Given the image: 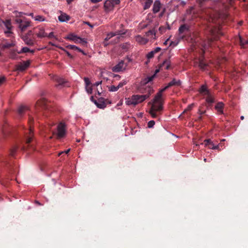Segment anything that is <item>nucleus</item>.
<instances>
[{"label": "nucleus", "instance_id": "1", "mask_svg": "<svg viewBox=\"0 0 248 248\" xmlns=\"http://www.w3.org/2000/svg\"><path fill=\"white\" fill-rule=\"evenodd\" d=\"M169 87H170V86H169V84H168L166 86L160 89L155 95L153 100L152 107L149 111L152 118H156L158 115L157 112H159L163 110L164 100L162 97V94L163 92Z\"/></svg>", "mask_w": 248, "mask_h": 248}, {"label": "nucleus", "instance_id": "2", "mask_svg": "<svg viewBox=\"0 0 248 248\" xmlns=\"http://www.w3.org/2000/svg\"><path fill=\"white\" fill-rule=\"evenodd\" d=\"M151 93L147 94L139 95L134 94L131 97L125 98V104L127 106H135L137 104L142 103L147 99L150 95Z\"/></svg>", "mask_w": 248, "mask_h": 248}, {"label": "nucleus", "instance_id": "3", "mask_svg": "<svg viewBox=\"0 0 248 248\" xmlns=\"http://www.w3.org/2000/svg\"><path fill=\"white\" fill-rule=\"evenodd\" d=\"M35 109L37 112H42L43 115L47 116L46 111L48 110L49 107L45 98H42L37 101L35 106Z\"/></svg>", "mask_w": 248, "mask_h": 248}, {"label": "nucleus", "instance_id": "4", "mask_svg": "<svg viewBox=\"0 0 248 248\" xmlns=\"http://www.w3.org/2000/svg\"><path fill=\"white\" fill-rule=\"evenodd\" d=\"M211 37L209 39L207 44H204L202 45V47L203 48V51H205V50L206 48L210 46L211 42L213 41L214 40H217L218 38L219 35H222V33L221 31L220 30L219 28H215L213 29H212L210 31Z\"/></svg>", "mask_w": 248, "mask_h": 248}, {"label": "nucleus", "instance_id": "5", "mask_svg": "<svg viewBox=\"0 0 248 248\" xmlns=\"http://www.w3.org/2000/svg\"><path fill=\"white\" fill-rule=\"evenodd\" d=\"M21 38L27 45L30 46H33L36 41L33 30L28 31L27 33L21 36Z\"/></svg>", "mask_w": 248, "mask_h": 248}, {"label": "nucleus", "instance_id": "6", "mask_svg": "<svg viewBox=\"0 0 248 248\" xmlns=\"http://www.w3.org/2000/svg\"><path fill=\"white\" fill-rule=\"evenodd\" d=\"M33 122V119L31 117L29 118V127L26 130L25 132V142L26 144L29 146V144L31 143L33 137V130L32 128V124Z\"/></svg>", "mask_w": 248, "mask_h": 248}, {"label": "nucleus", "instance_id": "7", "mask_svg": "<svg viewBox=\"0 0 248 248\" xmlns=\"http://www.w3.org/2000/svg\"><path fill=\"white\" fill-rule=\"evenodd\" d=\"M15 21V22L18 25V27L22 31H24L30 26V21L23 20L19 18H16Z\"/></svg>", "mask_w": 248, "mask_h": 248}, {"label": "nucleus", "instance_id": "8", "mask_svg": "<svg viewBox=\"0 0 248 248\" xmlns=\"http://www.w3.org/2000/svg\"><path fill=\"white\" fill-rule=\"evenodd\" d=\"M65 38L73 41L75 43H80L82 44H85L87 43V41L85 39L81 38L74 34H70L66 36Z\"/></svg>", "mask_w": 248, "mask_h": 248}, {"label": "nucleus", "instance_id": "9", "mask_svg": "<svg viewBox=\"0 0 248 248\" xmlns=\"http://www.w3.org/2000/svg\"><path fill=\"white\" fill-rule=\"evenodd\" d=\"M204 144L205 146L207 147L209 149L212 150H220V147H222L221 143L216 145L210 139L204 140Z\"/></svg>", "mask_w": 248, "mask_h": 248}, {"label": "nucleus", "instance_id": "10", "mask_svg": "<svg viewBox=\"0 0 248 248\" xmlns=\"http://www.w3.org/2000/svg\"><path fill=\"white\" fill-rule=\"evenodd\" d=\"M34 34L38 38H43L47 36V33L45 32V29L43 27H37L33 28Z\"/></svg>", "mask_w": 248, "mask_h": 248}, {"label": "nucleus", "instance_id": "11", "mask_svg": "<svg viewBox=\"0 0 248 248\" xmlns=\"http://www.w3.org/2000/svg\"><path fill=\"white\" fill-rule=\"evenodd\" d=\"M222 0H199L201 7H210L209 5L216 2L221 3Z\"/></svg>", "mask_w": 248, "mask_h": 248}, {"label": "nucleus", "instance_id": "12", "mask_svg": "<svg viewBox=\"0 0 248 248\" xmlns=\"http://www.w3.org/2000/svg\"><path fill=\"white\" fill-rule=\"evenodd\" d=\"M53 137L57 139H61L62 138V122H60L57 126V129L53 132Z\"/></svg>", "mask_w": 248, "mask_h": 248}, {"label": "nucleus", "instance_id": "13", "mask_svg": "<svg viewBox=\"0 0 248 248\" xmlns=\"http://www.w3.org/2000/svg\"><path fill=\"white\" fill-rule=\"evenodd\" d=\"M52 79L55 83V86L58 89H61L62 88V79L61 78L57 75H54Z\"/></svg>", "mask_w": 248, "mask_h": 248}, {"label": "nucleus", "instance_id": "14", "mask_svg": "<svg viewBox=\"0 0 248 248\" xmlns=\"http://www.w3.org/2000/svg\"><path fill=\"white\" fill-rule=\"evenodd\" d=\"M124 62L123 61H121L118 64L112 68V71L115 72L122 71L124 69Z\"/></svg>", "mask_w": 248, "mask_h": 248}, {"label": "nucleus", "instance_id": "15", "mask_svg": "<svg viewBox=\"0 0 248 248\" xmlns=\"http://www.w3.org/2000/svg\"><path fill=\"white\" fill-rule=\"evenodd\" d=\"M104 7L106 12L108 13L113 10L114 6L111 0H107L104 4Z\"/></svg>", "mask_w": 248, "mask_h": 248}, {"label": "nucleus", "instance_id": "16", "mask_svg": "<svg viewBox=\"0 0 248 248\" xmlns=\"http://www.w3.org/2000/svg\"><path fill=\"white\" fill-rule=\"evenodd\" d=\"M29 61H24L16 65V70L20 71L25 70L30 65Z\"/></svg>", "mask_w": 248, "mask_h": 248}, {"label": "nucleus", "instance_id": "17", "mask_svg": "<svg viewBox=\"0 0 248 248\" xmlns=\"http://www.w3.org/2000/svg\"><path fill=\"white\" fill-rule=\"evenodd\" d=\"M135 40L138 43L142 45L146 44L149 41V39L142 37L140 35H136Z\"/></svg>", "mask_w": 248, "mask_h": 248}, {"label": "nucleus", "instance_id": "18", "mask_svg": "<svg viewBox=\"0 0 248 248\" xmlns=\"http://www.w3.org/2000/svg\"><path fill=\"white\" fill-rule=\"evenodd\" d=\"M170 64L171 62L170 59H166L163 61L162 63L160 64V68L165 70H168L170 68Z\"/></svg>", "mask_w": 248, "mask_h": 248}, {"label": "nucleus", "instance_id": "19", "mask_svg": "<svg viewBox=\"0 0 248 248\" xmlns=\"http://www.w3.org/2000/svg\"><path fill=\"white\" fill-rule=\"evenodd\" d=\"M4 24L5 27L8 30L7 31H4L5 33L7 34V36L8 37H11V34H12L13 33L10 31V30L12 28L10 21L6 20L5 22H4Z\"/></svg>", "mask_w": 248, "mask_h": 248}, {"label": "nucleus", "instance_id": "20", "mask_svg": "<svg viewBox=\"0 0 248 248\" xmlns=\"http://www.w3.org/2000/svg\"><path fill=\"white\" fill-rule=\"evenodd\" d=\"M161 8V3L159 0H155L153 4V12L155 14L160 11Z\"/></svg>", "mask_w": 248, "mask_h": 248}, {"label": "nucleus", "instance_id": "21", "mask_svg": "<svg viewBox=\"0 0 248 248\" xmlns=\"http://www.w3.org/2000/svg\"><path fill=\"white\" fill-rule=\"evenodd\" d=\"M15 46V42L11 40L10 42L7 41L3 42L1 45V48L2 49L9 48Z\"/></svg>", "mask_w": 248, "mask_h": 248}, {"label": "nucleus", "instance_id": "22", "mask_svg": "<svg viewBox=\"0 0 248 248\" xmlns=\"http://www.w3.org/2000/svg\"><path fill=\"white\" fill-rule=\"evenodd\" d=\"M156 32L154 30H150L145 33V36L149 39H155L156 38Z\"/></svg>", "mask_w": 248, "mask_h": 248}, {"label": "nucleus", "instance_id": "23", "mask_svg": "<svg viewBox=\"0 0 248 248\" xmlns=\"http://www.w3.org/2000/svg\"><path fill=\"white\" fill-rule=\"evenodd\" d=\"M28 108L26 106L21 105L17 109V112L18 115L21 117L24 113L28 110Z\"/></svg>", "mask_w": 248, "mask_h": 248}, {"label": "nucleus", "instance_id": "24", "mask_svg": "<svg viewBox=\"0 0 248 248\" xmlns=\"http://www.w3.org/2000/svg\"><path fill=\"white\" fill-rule=\"evenodd\" d=\"M169 86L171 87L173 86H180L181 84V81L179 79H176L175 78L173 79L169 83Z\"/></svg>", "mask_w": 248, "mask_h": 248}, {"label": "nucleus", "instance_id": "25", "mask_svg": "<svg viewBox=\"0 0 248 248\" xmlns=\"http://www.w3.org/2000/svg\"><path fill=\"white\" fill-rule=\"evenodd\" d=\"M155 78V75H153L151 76H148L141 80V83L143 84H146L149 82L152 81Z\"/></svg>", "mask_w": 248, "mask_h": 248}, {"label": "nucleus", "instance_id": "26", "mask_svg": "<svg viewBox=\"0 0 248 248\" xmlns=\"http://www.w3.org/2000/svg\"><path fill=\"white\" fill-rule=\"evenodd\" d=\"M153 2V0H144L143 3L144 10L149 9Z\"/></svg>", "mask_w": 248, "mask_h": 248}, {"label": "nucleus", "instance_id": "27", "mask_svg": "<svg viewBox=\"0 0 248 248\" xmlns=\"http://www.w3.org/2000/svg\"><path fill=\"white\" fill-rule=\"evenodd\" d=\"M224 104L222 102L218 103L215 106V108L217 110L218 113L222 114L223 113V108Z\"/></svg>", "mask_w": 248, "mask_h": 248}, {"label": "nucleus", "instance_id": "28", "mask_svg": "<svg viewBox=\"0 0 248 248\" xmlns=\"http://www.w3.org/2000/svg\"><path fill=\"white\" fill-rule=\"evenodd\" d=\"M208 64L206 63L202 59H200L199 61V67L202 70H205Z\"/></svg>", "mask_w": 248, "mask_h": 248}, {"label": "nucleus", "instance_id": "29", "mask_svg": "<svg viewBox=\"0 0 248 248\" xmlns=\"http://www.w3.org/2000/svg\"><path fill=\"white\" fill-rule=\"evenodd\" d=\"M200 92L203 95H209V91L207 90L206 86L202 85L200 89Z\"/></svg>", "mask_w": 248, "mask_h": 248}, {"label": "nucleus", "instance_id": "30", "mask_svg": "<svg viewBox=\"0 0 248 248\" xmlns=\"http://www.w3.org/2000/svg\"><path fill=\"white\" fill-rule=\"evenodd\" d=\"M27 52H31L32 53H33L34 52V50H30L27 47H23L20 51L17 52V53L18 54L27 53Z\"/></svg>", "mask_w": 248, "mask_h": 248}, {"label": "nucleus", "instance_id": "31", "mask_svg": "<svg viewBox=\"0 0 248 248\" xmlns=\"http://www.w3.org/2000/svg\"><path fill=\"white\" fill-rule=\"evenodd\" d=\"M239 42L241 46L242 47H245L248 44V40H244L241 37H239Z\"/></svg>", "mask_w": 248, "mask_h": 248}, {"label": "nucleus", "instance_id": "32", "mask_svg": "<svg viewBox=\"0 0 248 248\" xmlns=\"http://www.w3.org/2000/svg\"><path fill=\"white\" fill-rule=\"evenodd\" d=\"M16 50L15 49L12 50L10 53V58L13 60H16L17 58V55L16 54Z\"/></svg>", "mask_w": 248, "mask_h": 248}, {"label": "nucleus", "instance_id": "33", "mask_svg": "<svg viewBox=\"0 0 248 248\" xmlns=\"http://www.w3.org/2000/svg\"><path fill=\"white\" fill-rule=\"evenodd\" d=\"M188 30V28L186 25H181L179 28V32L180 34L183 33Z\"/></svg>", "mask_w": 248, "mask_h": 248}, {"label": "nucleus", "instance_id": "34", "mask_svg": "<svg viewBox=\"0 0 248 248\" xmlns=\"http://www.w3.org/2000/svg\"><path fill=\"white\" fill-rule=\"evenodd\" d=\"M97 107L100 108H104L106 107V105L104 102H101L99 100L98 102H95Z\"/></svg>", "mask_w": 248, "mask_h": 248}, {"label": "nucleus", "instance_id": "35", "mask_svg": "<svg viewBox=\"0 0 248 248\" xmlns=\"http://www.w3.org/2000/svg\"><path fill=\"white\" fill-rule=\"evenodd\" d=\"M34 19L35 20L38 21H47L46 19V18L44 17V16H40V15L35 16L34 17Z\"/></svg>", "mask_w": 248, "mask_h": 248}, {"label": "nucleus", "instance_id": "36", "mask_svg": "<svg viewBox=\"0 0 248 248\" xmlns=\"http://www.w3.org/2000/svg\"><path fill=\"white\" fill-rule=\"evenodd\" d=\"M207 96L206 99V101L208 103H213L214 102V98L210 94V93H209V95H207Z\"/></svg>", "mask_w": 248, "mask_h": 248}, {"label": "nucleus", "instance_id": "37", "mask_svg": "<svg viewBox=\"0 0 248 248\" xmlns=\"http://www.w3.org/2000/svg\"><path fill=\"white\" fill-rule=\"evenodd\" d=\"M68 47L71 49L77 50L78 51L82 52L83 54H85L83 50H82L80 48H78V47L76 46L69 45L68 46Z\"/></svg>", "mask_w": 248, "mask_h": 248}, {"label": "nucleus", "instance_id": "38", "mask_svg": "<svg viewBox=\"0 0 248 248\" xmlns=\"http://www.w3.org/2000/svg\"><path fill=\"white\" fill-rule=\"evenodd\" d=\"M125 33V32L124 31H116L115 32H110L109 33V35H110V37H113L114 36H116V35H120V34H124Z\"/></svg>", "mask_w": 248, "mask_h": 248}, {"label": "nucleus", "instance_id": "39", "mask_svg": "<svg viewBox=\"0 0 248 248\" xmlns=\"http://www.w3.org/2000/svg\"><path fill=\"white\" fill-rule=\"evenodd\" d=\"M85 89L88 94H92L93 93L92 86L90 85L85 86Z\"/></svg>", "mask_w": 248, "mask_h": 248}, {"label": "nucleus", "instance_id": "40", "mask_svg": "<svg viewBox=\"0 0 248 248\" xmlns=\"http://www.w3.org/2000/svg\"><path fill=\"white\" fill-rule=\"evenodd\" d=\"M117 86L114 85H111L108 87V91L110 92H116L118 90Z\"/></svg>", "mask_w": 248, "mask_h": 248}, {"label": "nucleus", "instance_id": "41", "mask_svg": "<svg viewBox=\"0 0 248 248\" xmlns=\"http://www.w3.org/2000/svg\"><path fill=\"white\" fill-rule=\"evenodd\" d=\"M70 19L69 16L67 15L65 13H63V22H67Z\"/></svg>", "mask_w": 248, "mask_h": 248}, {"label": "nucleus", "instance_id": "42", "mask_svg": "<svg viewBox=\"0 0 248 248\" xmlns=\"http://www.w3.org/2000/svg\"><path fill=\"white\" fill-rule=\"evenodd\" d=\"M126 84V81L125 80H123L122 81H121L117 86L118 88V89H120V88H122L124 85H125Z\"/></svg>", "mask_w": 248, "mask_h": 248}, {"label": "nucleus", "instance_id": "43", "mask_svg": "<svg viewBox=\"0 0 248 248\" xmlns=\"http://www.w3.org/2000/svg\"><path fill=\"white\" fill-rule=\"evenodd\" d=\"M16 150H17L16 147L15 146V147H13L10 150V155L14 156L15 155V153H16Z\"/></svg>", "mask_w": 248, "mask_h": 248}, {"label": "nucleus", "instance_id": "44", "mask_svg": "<svg viewBox=\"0 0 248 248\" xmlns=\"http://www.w3.org/2000/svg\"><path fill=\"white\" fill-rule=\"evenodd\" d=\"M155 53L154 52L153 50L150 51L149 52L147 55V57L148 59L152 58L155 55Z\"/></svg>", "mask_w": 248, "mask_h": 248}, {"label": "nucleus", "instance_id": "45", "mask_svg": "<svg viewBox=\"0 0 248 248\" xmlns=\"http://www.w3.org/2000/svg\"><path fill=\"white\" fill-rule=\"evenodd\" d=\"M155 124V122L154 121H150L148 123V127L149 128H152L153 127Z\"/></svg>", "mask_w": 248, "mask_h": 248}, {"label": "nucleus", "instance_id": "46", "mask_svg": "<svg viewBox=\"0 0 248 248\" xmlns=\"http://www.w3.org/2000/svg\"><path fill=\"white\" fill-rule=\"evenodd\" d=\"M84 82L85 83V86L91 85V82L90 79L88 78H84Z\"/></svg>", "mask_w": 248, "mask_h": 248}, {"label": "nucleus", "instance_id": "47", "mask_svg": "<svg viewBox=\"0 0 248 248\" xmlns=\"http://www.w3.org/2000/svg\"><path fill=\"white\" fill-rule=\"evenodd\" d=\"M130 46V44H123L122 45V48L123 49H124V50H126L128 49V48H129Z\"/></svg>", "mask_w": 248, "mask_h": 248}, {"label": "nucleus", "instance_id": "48", "mask_svg": "<svg viewBox=\"0 0 248 248\" xmlns=\"http://www.w3.org/2000/svg\"><path fill=\"white\" fill-rule=\"evenodd\" d=\"M111 0V2H112L114 7L115 5L119 4L120 3V0Z\"/></svg>", "mask_w": 248, "mask_h": 248}, {"label": "nucleus", "instance_id": "49", "mask_svg": "<svg viewBox=\"0 0 248 248\" xmlns=\"http://www.w3.org/2000/svg\"><path fill=\"white\" fill-rule=\"evenodd\" d=\"M193 104H190L189 105L187 108L184 111V113L186 111H188V110H190L192 109V108H193Z\"/></svg>", "mask_w": 248, "mask_h": 248}, {"label": "nucleus", "instance_id": "50", "mask_svg": "<svg viewBox=\"0 0 248 248\" xmlns=\"http://www.w3.org/2000/svg\"><path fill=\"white\" fill-rule=\"evenodd\" d=\"M160 50H161V48H160V47H156V48H155L153 50V51H154V52L155 53H157V52H159V51H160Z\"/></svg>", "mask_w": 248, "mask_h": 248}, {"label": "nucleus", "instance_id": "51", "mask_svg": "<svg viewBox=\"0 0 248 248\" xmlns=\"http://www.w3.org/2000/svg\"><path fill=\"white\" fill-rule=\"evenodd\" d=\"M5 80V78L3 77H0V85L2 84Z\"/></svg>", "mask_w": 248, "mask_h": 248}, {"label": "nucleus", "instance_id": "52", "mask_svg": "<svg viewBox=\"0 0 248 248\" xmlns=\"http://www.w3.org/2000/svg\"><path fill=\"white\" fill-rule=\"evenodd\" d=\"M102 0H90V1L93 3H96L97 2L101 1Z\"/></svg>", "mask_w": 248, "mask_h": 248}, {"label": "nucleus", "instance_id": "53", "mask_svg": "<svg viewBox=\"0 0 248 248\" xmlns=\"http://www.w3.org/2000/svg\"><path fill=\"white\" fill-rule=\"evenodd\" d=\"M102 83V81H97L96 82H95L94 84H93V86H98V85H100Z\"/></svg>", "mask_w": 248, "mask_h": 248}, {"label": "nucleus", "instance_id": "54", "mask_svg": "<svg viewBox=\"0 0 248 248\" xmlns=\"http://www.w3.org/2000/svg\"><path fill=\"white\" fill-rule=\"evenodd\" d=\"M47 36L48 38H52L54 36V33L53 32H51L48 34V35H47Z\"/></svg>", "mask_w": 248, "mask_h": 248}, {"label": "nucleus", "instance_id": "55", "mask_svg": "<svg viewBox=\"0 0 248 248\" xmlns=\"http://www.w3.org/2000/svg\"><path fill=\"white\" fill-rule=\"evenodd\" d=\"M113 77L116 78L117 79H120L121 78V77L119 75L116 74L114 75Z\"/></svg>", "mask_w": 248, "mask_h": 248}, {"label": "nucleus", "instance_id": "56", "mask_svg": "<svg viewBox=\"0 0 248 248\" xmlns=\"http://www.w3.org/2000/svg\"><path fill=\"white\" fill-rule=\"evenodd\" d=\"M6 124H5V125H4L3 126V127H2V130H3V132H8L7 129H6Z\"/></svg>", "mask_w": 248, "mask_h": 248}, {"label": "nucleus", "instance_id": "57", "mask_svg": "<svg viewBox=\"0 0 248 248\" xmlns=\"http://www.w3.org/2000/svg\"><path fill=\"white\" fill-rule=\"evenodd\" d=\"M111 38V37H110V35H109V34L108 33L107 34V37H106L105 38V40L106 41H108V40H109L110 38Z\"/></svg>", "mask_w": 248, "mask_h": 248}, {"label": "nucleus", "instance_id": "58", "mask_svg": "<svg viewBox=\"0 0 248 248\" xmlns=\"http://www.w3.org/2000/svg\"><path fill=\"white\" fill-rule=\"evenodd\" d=\"M58 19L60 22H62V14L58 16Z\"/></svg>", "mask_w": 248, "mask_h": 248}, {"label": "nucleus", "instance_id": "59", "mask_svg": "<svg viewBox=\"0 0 248 248\" xmlns=\"http://www.w3.org/2000/svg\"><path fill=\"white\" fill-rule=\"evenodd\" d=\"M63 51H64L67 53V55L69 57L72 58V56L70 55V54L68 51H67L66 50H64L63 49Z\"/></svg>", "mask_w": 248, "mask_h": 248}, {"label": "nucleus", "instance_id": "60", "mask_svg": "<svg viewBox=\"0 0 248 248\" xmlns=\"http://www.w3.org/2000/svg\"><path fill=\"white\" fill-rule=\"evenodd\" d=\"M159 69H156V70H155V73H154V75H155V77L156 74L157 73H158V72H159Z\"/></svg>", "mask_w": 248, "mask_h": 248}, {"label": "nucleus", "instance_id": "61", "mask_svg": "<svg viewBox=\"0 0 248 248\" xmlns=\"http://www.w3.org/2000/svg\"><path fill=\"white\" fill-rule=\"evenodd\" d=\"M29 16H31V17H32V18H34V16H34V14H33V13H30V14L29 15Z\"/></svg>", "mask_w": 248, "mask_h": 248}, {"label": "nucleus", "instance_id": "62", "mask_svg": "<svg viewBox=\"0 0 248 248\" xmlns=\"http://www.w3.org/2000/svg\"><path fill=\"white\" fill-rule=\"evenodd\" d=\"M70 149H68V150L65 151L64 152L63 151V153H65V154H67L69 153V152L70 151Z\"/></svg>", "mask_w": 248, "mask_h": 248}, {"label": "nucleus", "instance_id": "63", "mask_svg": "<svg viewBox=\"0 0 248 248\" xmlns=\"http://www.w3.org/2000/svg\"><path fill=\"white\" fill-rule=\"evenodd\" d=\"M227 0V1L228 2V3H229V4H232V1H233V0Z\"/></svg>", "mask_w": 248, "mask_h": 248}, {"label": "nucleus", "instance_id": "64", "mask_svg": "<svg viewBox=\"0 0 248 248\" xmlns=\"http://www.w3.org/2000/svg\"><path fill=\"white\" fill-rule=\"evenodd\" d=\"M86 24H87V25H88L90 27H91V28H93V26L91 25L90 23L89 22H86L85 23Z\"/></svg>", "mask_w": 248, "mask_h": 248}]
</instances>
